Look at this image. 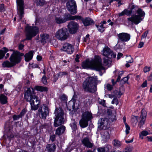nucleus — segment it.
Masks as SVG:
<instances>
[{"instance_id":"obj_1","label":"nucleus","mask_w":152,"mask_h":152,"mask_svg":"<svg viewBox=\"0 0 152 152\" xmlns=\"http://www.w3.org/2000/svg\"><path fill=\"white\" fill-rule=\"evenodd\" d=\"M82 66L83 68L85 69L91 68L97 71H100L104 69L102 65L101 58L98 56H95L94 59L91 60L88 59L83 61Z\"/></svg>"},{"instance_id":"obj_2","label":"nucleus","mask_w":152,"mask_h":152,"mask_svg":"<svg viewBox=\"0 0 152 152\" xmlns=\"http://www.w3.org/2000/svg\"><path fill=\"white\" fill-rule=\"evenodd\" d=\"M100 81L98 80L97 77L94 76L87 78L83 82L82 87L86 92L94 93L97 90V85Z\"/></svg>"},{"instance_id":"obj_3","label":"nucleus","mask_w":152,"mask_h":152,"mask_svg":"<svg viewBox=\"0 0 152 152\" xmlns=\"http://www.w3.org/2000/svg\"><path fill=\"white\" fill-rule=\"evenodd\" d=\"M23 54L18 51H14L10 58V61H6L3 63V66L4 67H11L19 63L21 60V57Z\"/></svg>"},{"instance_id":"obj_4","label":"nucleus","mask_w":152,"mask_h":152,"mask_svg":"<svg viewBox=\"0 0 152 152\" xmlns=\"http://www.w3.org/2000/svg\"><path fill=\"white\" fill-rule=\"evenodd\" d=\"M54 114L55 117L54 118V125L55 127H57L64 123V112L61 108L56 107Z\"/></svg>"},{"instance_id":"obj_5","label":"nucleus","mask_w":152,"mask_h":152,"mask_svg":"<svg viewBox=\"0 0 152 152\" xmlns=\"http://www.w3.org/2000/svg\"><path fill=\"white\" fill-rule=\"evenodd\" d=\"M26 38L25 40H30L32 38L35 36L39 32V29L38 27L35 26L27 25L25 28Z\"/></svg>"},{"instance_id":"obj_6","label":"nucleus","mask_w":152,"mask_h":152,"mask_svg":"<svg viewBox=\"0 0 152 152\" xmlns=\"http://www.w3.org/2000/svg\"><path fill=\"white\" fill-rule=\"evenodd\" d=\"M137 15H135L127 18L128 23L137 25L142 21L145 15V13L141 9L139 8L137 11Z\"/></svg>"},{"instance_id":"obj_7","label":"nucleus","mask_w":152,"mask_h":152,"mask_svg":"<svg viewBox=\"0 0 152 152\" xmlns=\"http://www.w3.org/2000/svg\"><path fill=\"white\" fill-rule=\"evenodd\" d=\"M92 118V115L88 112H85L82 115V118L80 120L79 123L82 128L87 127L88 125V122Z\"/></svg>"},{"instance_id":"obj_8","label":"nucleus","mask_w":152,"mask_h":152,"mask_svg":"<svg viewBox=\"0 0 152 152\" xmlns=\"http://www.w3.org/2000/svg\"><path fill=\"white\" fill-rule=\"evenodd\" d=\"M68 36L69 34L67 33V29L65 28L59 29L56 32L55 34L56 37L58 40L61 41H63L67 39Z\"/></svg>"},{"instance_id":"obj_9","label":"nucleus","mask_w":152,"mask_h":152,"mask_svg":"<svg viewBox=\"0 0 152 152\" xmlns=\"http://www.w3.org/2000/svg\"><path fill=\"white\" fill-rule=\"evenodd\" d=\"M118 43L125 42L129 41L130 39V35L126 33H121L117 35Z\"/></svg>"},{"instance_id":"obj_10","label":"nucleus","mask_w":152,"mask_h":152,"mask_svg":"<svg viewBox=\"0 0 152 152\" xmlns=\"http://www.w3.org/2000/svg\"><path fill=\"white\" fill-rule=\"evenodd\" d=\"M16 2L18 10V13L20 19L21 20L23 17L24 14V3L23 0H16Z\"/></svg>"},{"instance_id":"obj_11","label":"nucleus","mask_w":152,"mask_h":152,"mask_svg":"<svg viewBox=\"0 0 152 152\" xmlns=\"http://www.w3.org/2000/svg\"><path fill=\"white\" fill-rule=\"evenodd\" d=\"M68 10L72 14L74 15L77 12V7L75 1L74 0L69 1L66 3Z\"/></svg>"},{"instance_id":"obj_12","label":"nucleus","mask_w":152,"mask_h":152,"mask_svg":"<svg viewBox=\"0 0 152 152\" xmlns=\"http://www.w3.org/2000/svg\"><path fill=\"white\" fill-rule=\"evenodd\" d=\"M43 106L44 107V111H42V107H40L38 110V114L40 118L45 120L49 114L48 108L45 104H43Z\"/></svg>"},{"instance_id":"obj_13","label":"nucleus","mask_w":152,"mask_h":152,"mask_svg":"<svg viewBox=\"0 0 152 152\" xmlns=\"http://www.w3.org/2000/svg\"><path fill=\"white\" fill-rule=\"evenodd\" d=\"M29 102L32 110H35L38 109L40 101L38 96L34 95Z\"/></svg>"},{"instance_id":"obj_14","label":"nucleus","mask_w":152,"mask_h":152,"mask_svg":"<svg viewBox=\"0 0 152 152\" xmlns=\"http://www.w3.org/2000/svg\"><path fill=\"white\" fill-rule=\"evenodd\" d=\"M67 27L69 33L71 34H74L77 32L79 26L77 23L72 21L69 23Z\"/></svg>"},{"instance_id":"obj_15","label":"nucleus","mask_w":152,"mask_h":152,"mask_svg":"<svg viewBox=\"0 0 152 152\" xmlns=\"http://www.w3.org/2000/svg\"><path fill=\"white\" fill-rule=\"evenodd\" d=\"M61 50L66 52L67 54H72L74 50V46L68 43H65L63 45Z\"/></svg>"},{"instance_id":"obj_16","label":"nucleus","mask_w":152,"mask_h":152,"mask_svg":"<svg viewBox=\"0 0 152 152\" xmlns=\"http://www.w3.org/2000/svg\"><path fill=\"white\" fill-rule=\"evenodd\" d=\"M103 55L104 56L108 57L109 58H115L116 57V54L107 46H105L102 50Z\"/></svg>"},{"instance_id":"obj_17","label":"nucleus","mask_w":152,"mask_h":152,"mask_svg":"<svg viewBox=\"0 0 152 152\" xmlns=\"http://www.w3.org/2000/svg\"><path fill=\"white\" fill-rule=\"evenodd\" d=\"M82 142L84 146L88 148H91L94 145V143L91 142L90 141L88 137L84 138L82 140Z\"/></svg>"},{"instance_id":"obj_18","label":"nucleus","mask_w":152,"mask_h":152,"mask_svg":"<svg viewBox=\"0 0 152 152\" xmlns=\"http://www.w3.org/2000/svg\"><path fill=\"white\" fill-rule=\"evenodd\" d=\"M79 20H80L82 21L84 25L86 26L91 25L94 23V21L88 18H87L84 19L81 17V18Z\"/></svg>"},{"instance_id":"obj_19","label":"nucleus","mask_w":152,"mask_h":152,"mask_svg":"<svg viewBox=\"0 0 152 152\" xmlns=\"http://www.w3.org/2000/svg\"><path fill=\"white\" fill-rule=\"evenodd\" d=\"M64 18L66 22L70 20H74L75 19H80L81 18V17L77 16H72L69 14H65L64 17Z\"/></svg>"},{"instance_id":"obj_20","label":"nucleus","mask_w":152,"mask_h":152,"mask_svg":"<svg viewBox=\"0 0 152 152\" xmlns=\"http://www.w3.org/2000/svg\"><path fill=\"white\" fill-rule=\"evenodd\" d=\"M108 121L109 120L107 118H103L99 120L98 124L100 126H102V127H107L108 124Z\"/></svg>"},{"instance_id":"obj_21","label":"nucleus","mask_w":152,"mask_h":152,"mask_svg":"<svg viewBox=\"0 0 152 152\" xmlns=\"http://www.w3.org/2000/svg\"><path fill=\"white\" fill-rule=\"evenodd\" d=\"M106 21L104 20L102 21L98 25H96V26L99 31L103 32L104 30V24H106Z\"/></svg>"},{"instance_id":"obj_22","label":"nucleus","mask_w":152,"mask_h":152,"mask_svg":"<svg viewBox=\"0 0 152 152\" xmlns=\"http://www.w3.org/2000/svg\"><path fill=\"white\" fill-rule=\"evenodd\" d=\"M65 130V127L62 125L58 128L56 130V134L58 136L63 134Z\"/></svg>"},{"instance_id":"obj_23","label":"nucleus","mask_w":152,"mask_h":152,"mask_svg":"<svg viewBox=\"0 0 152 152\" xmlns=\"http://www.w3.org/2000/svg\"><path fill=\"white\" fill-rule=\"evenodd\" d=\"M33 56V53L32 51H29L26 53L24 56L25 59L26 61L28 62L31 60Z\"/></svg>"},{"instance_id":"obj_24","label":"nucleus","mask_w":152,"mask_h":152,"mask_svg":"<svg viewBox=\"0 0 152 152\" xmlns=\"http://www.w3.org/2000/svg\"><path fill=\"white\" fill-rule=\"evenodd\" d=\"M56 148V145L54 144H48L46 146V149L48 152H55Z\"/></svg>"},{"instance_id":"obj_25","label":"nucleus","mask_w":152,"mask_h":152,"mask_svg":"<svg viewBox=\"0 0 152 152\" xmlns=\"http://www.w3.org/2000/svg\"><path fill=\"white\" fill-rule=\"evenodd\" d=\"M34 89L41 92H47L48 90V88L46 87L38 86H35L34 87Z\"/></svg>"},{"instance_id":"obj_26","label":"nucleus","mask_w":152,"mask_h":152,"mask_svg":"<svg viewBox=\"0 0 152 152\" xmlns=\"http://www.w3.org/2000/svg\"><path fill=\"white\" fill-rule=\"evenodd\" d=\"M135 6L134 5H132L129 10L125 9V15L128 16H130L132 13L134 12L133 10L135 8Z\"/></svg>"},{"instance_id":"obj_27","label":"nucleus","mask_w":152,"mask_h":152,"mask_svg":"<svg viewBox=\"0 0 152 152\" xmlns=\"http://www.w3.org/2000/svg\"><path fill=\"white\" fill-rule=\"evenodd\" d=\"M41 42L42 43L46 42L48 39L49 35L47 34H40Z\"/></svg>"},{"instance_id":"obj_28","label":"nucleus","mask_w":152,"mask_h":152,"mask_svg":"<svg viewBox=\"0 0 152 152\" xmlns=\"http://www.w3.org/2000/svg\"><path fill=\"white\" fill-rule=\"evenodd\" d=\"M55 21L56 23L58 24H61L64 23L66 22L63 17L61 16H56L55 17Z\"/></svg>"},{"instance_id":"obj_29","label":"nucleus","mask_w":152,"mask_h":152,"mask_svg":"<svg viewBox=\"0 0 152 152\" xmlns=\"http://www.w3.org/2000/svg\"><path fill=\"white\" fill-rule=\"evenodd\" d=\"M7 98L5 95L1 94L0 95V102L2 104H4L7 102Z\"/></svg>"},{"instance_id":"obj_30","label":"nucleus","mask_w":152,"mask_h":152,"mask_svg":"<svg viewBox=\"0 0 152 152\" xmlns=\"http://www.w3.org/2000/svg\"><path fill=\"white\" fill-rule=\"evenodd\" d=\"M110 58L108 57L104 58H103V63L104 65L109 66L110 65L111 62V60Z\"/></svg>"},{"instance_id":"obj_31","label":"nucleus","mask_w":152,"mask_h":152,"mask_svg":"<svg viewBox=\"0 0 152 152\" xmlns=\"http://www.w3.org/2000/svg\"><path fill=\"white\" fill-rule=\"evenodd\" d=\"M3 49L4 51L0 50V59L3 58L5 54L8 51V50L5 47H4Z\"/></svg>"},{"instance_id":"obj_32","label":"nucleus","mask_w":152,"mask_h":152,"mask_svg":"<svg viewBox=\"0 0 152 152\" xmlns=\"http://www.w3.org/2000/svg\"><path fill=\"white\" fill-rule=\"evenodd\" d=\"M70 126L72 129L74 131L76 130L77 128L76 123L74 120H72L70 123Z\"/></svg>"},{"instance_id":"obj_33","label":"nucleus","mask_w":152,"mask_h":152,"mask_svg":"<svg viewBox=\"0 0 152 152\" xmlns=\"http://www.w3.org/2000/svg\"><path fill=\"white\" fill-rule=\"evenodd\" d=\"M113 143L114 145L117 148L119 147L121 145V142L118 140H114Z\"/></svg>"},{"instance_id":"obj_34","label":"nucleus","mask_w":152,"mask_h":152,"mask_svg":"<svg viewBox=\"0 0 152 152\" xmlns=\"http://www.w3.org/2000/svg\"><path fill=\"white\" fill-rule=\"evenodd\" d=\"M139 119L140 121L139 122L138 126L140 128H141L144 124L146 119H144L143 118H140Z\"/></svg>"},{"instance_id":"obj_35","label":"nucleus","mask_w":152,"mask_h":152,"mask_svg":"<svg viewBox=\"0 0 152 152\" xmlns=\"http://www.w3.org/2000/svg\"><path fill=\"white\" fill-rule=\"evenodd\" d=\"M147 116V112L146 110L143 109L142 110L140 118H143L144 119H146Z\"/></svg>"},{"instance_id":"obj_36","label":"nucleus","mask_w":152,"mask_h":152,"mask_svg":"<svg viewBox=\"0 0 152 152\" xmlns=\"http://www.w3.org/2000/svg\"><path fill=\"white\" fill-rule=\"evenodd\" d=\"M34 95H29L27 93H25L24 94V98L27 101L29 102L30 101H31L32 98V97Z\"/></svg>"},{"instance_id":"obj_37","label":"nucleus","mask_w":152,"mask_h":152,"mask_svg":"<svg viewBox=\"0 0 152 152\" xmlns=\"http://www.w3.org/2000/svg\"><path fill=\"white\" fill-rule=\"evenodd\" d=\"M36 3L37 6H41L44 4L45 1L44 0H36Z\"/></svg>"},{"instance_id":"obj_38","label":"nucleus","mask_w":152,"mask_h":152,"mask_svg":"<svg viewBox=\"0 0 152 152\" xmlns=\"http://www.w3.org/2000/svg\"><path fill=\"white\" fill-rule=\"evenodd\" d=\"M34 89L32 88H30L28 89L27 91L25 92V93H27L28 94L33 95L32 94H34Z\"/></svg>"},{"instance_id":"obj_39","label":"nucleus","mask_w":152,"mask_h":152,"mask_svg":"<svg viewBox=\"0 0 152 152\" xmlns=\"http://www.w3.org/2000/svg\"><path fill=\"white\" fill-rule=\"evenodd\" d=\"M138 117L134 116L132 118L131 121L132 123L135 125L137 122Z\"/></svg>"},{"instance_id":"obj_40","label":"nucleus","mask_w":152,"mask_h":152,"mask_svg":"<svg viewBox=\"0 0 152 152\" xmlns=\"http://www.w3.org/2000/svg\"><path fill=\"white\" fill-rule=\"evenodd\" d=\"M148 134V132L147 131H142L140 135V137L142 139H143V137L144 136H146Z\"/></svg>"},{"instance_id":"obj_41","label":"nucleus","mask_w":152,"mask_h":152,"mask_svg":"<svg viewBox=\"0 0 152 152\" xmlns=\"http://www.w3.org/2000/svg\"><path fill=\"white\" fill-rule=\"evenodd\" d=\"M57 74V75L59 76V77H62L63 76L66 75L67 73L66 72H60Z\"/></svg>"},{"instance_id":"obj_42","label":"nucleus","mask_w":152,"mask_h":152,"mask_svg":"<svg viewBox=\"0 0 152 152\" xmlns=\"http://www.w3.org/2000/svg\"><path fill=\"white\" fill-rule=\"evenodd\" d=\"M125 127H126V130L125 132L126 134H129V131L130 129V126L127 124H125Z\"/></svg>"},{"instance_id":"obj_43","label":"nucleus","mask_w":152,"mask_h":152,"mask_svg":"<svg viewBox=\"0 0 152 152\" xmlns=\"http://www.w3.org/2000/svg\"><path fill=\"white\" fill-rule=\"evenodd\" d=\"M116 116L115 115H111L109 118V120L112 121L113 122L116 121Z\"/></svg>"},{"instance_id":"obj_44","label":"nucleus","mask_w":152,"mask_h":152,"mask_svg":"<svg viewBox=\"0 0 152 152\" xmlns=\"http://www.w3.org/2000/svg\"><path fill=\"white\" fill-rule=\"evenodd\" d=\"M126 62L128 63H131L133 62V59L130 56H128L127 58Z\"/></svg>"},{"instance_id":"obj_45","label":"nucleus","mask_w":152,"mask_h":152,"mask_svg":"<svg viewBox=\"0 0 152 152\" xmlns=\"http://www.w3.org/2000/svg\"><path fill=\"white\" fill-rule=\"evenodd\" d=\"M42 83L45 85H47L48 83L46 77L45 75L43 76L42 78Z\"/></svg>"},{"instance_id":"obj_46","label":"nucleus","mask_w":152,"mask_h":152,"mask_svg":"<svg viewBox=\"0 0 152 152\" xmlns=\"http://www.w3.org/2000/svg\"><path fill=\"white\" fill-rule=\"evenodd\" d=\"M113 86L111 85L110 84H107L106 86L107 89L108 91H111L113 89Z\"/></svg>"},{"instance_id":"obj_47","label":"nucleus","mask_w":152,"mask_h":152,"mask_svg":"<svg viewBox=\"0 0 152 152\" xmlns=\"http://www.w3.org/2000/svg\"><path fill=\"white\" fill-rule=\"evenodd\" d=\"M150 69L151 67H150L146 66L144 68L143 71L144 72L146 73L150 71Z\"/></svg>"},{"instance_id":"obj_48","label":"nucleus","mask_w":152,"mask_h":152,"mask_svg":"<svg viewBox=\"0 0 152 152\" xmlns=\"http://www.w3.org/2000/svg\"><path fill=\"white\" fill-rule=\"evenodd\" d=\"M26 111V109H23L20 112V114L19 115L21 117L24 115Z\"/></svg>"},{"instance_id":"obj_49","label":"nucleus","mask_w":152,"mask_h":152,"mask_svg":"<svg viewBox=\"0 0 152 152\" xmlns=\"http://www.w3.org/2000/svg\"><path fill=\"white\" fill-rule=\"evenodd\" d=\"M112 104H115L116 105L118 104V101L117 99L116 98H114L112 102Z\"/></svg>"},{"instance_id":"obj_50","label":"nucleus","mask_w":152,"mask_h":152,"mask_svg":"<svg viewBox=\"0 0 152 152\" xmlns=\"http://www.w3.org/2000/svg\"><path fill=\"white\" fill-rule=\"evenodd\" d=\"M97 149L98 152H106L105 151L104 148H99Z\"/></svg>"},{"instance_id":"obj_51","label":"nucleus","mask_w":152,"mask_h":152,"mask_svg":"<svg viewBox=\"0 0 152 152\" xmlns=\"http://www.w3.org/2000/svg\"><path fill=\"white\" fill-rule=\"evenodd\" d=\"M60 99L61 100L65 101L66 99V96L65 94H63L60 96Z\"/></svg>"},{"instance_id":"obj_52","label":"nucleus","mask_w":152,"mask_h":152,"mask_svg":"<svg viewBox=\"0 0 152 152\" xmlns=\"http://www.w3.org/2000/svg\"><path fill=\"white\" fill-rule=\"evenodd\" d=\"M56 138V135L55 134H53L50 136V140L53 142L55 140Z\"/></svg>"},{"instance_id":"obj_53","label":"nucleus","mask_w":152,"mask_h":152,"mask_svg":"<svg viewBox=\"0 0 152 152\" xmlns=\"http://www.w3.org/2000/svg\"><path fill=\"white\" fill-rule=\"evenodd\" d=\"M59 78V76L57 75V74H56V75H54V76L53 81L54 82H56L57 80Z\"/></svg>"},{"instance_id":"obj_54","label":"nucleus","mask_w":152,"mask_h":152,"mask_svg":"<svg viewBox=\"0 0 152 152\" xmlns=\"http://www.w3.org/2000/svg\"><path fill=\"white\" fill-rule=\"evenodd\" d=\"M21 117L19 115H15L13 116L12 118L14 120H16L18 119Z\"/></svg>"},{"instance_id":"obj_55","label":"nucleus","mask_w":152,"mask_h":152,"mask_svg":"<svg viewBox=\"0 0 152 152\" xmlns=\"http://www.w3.org/2000/svg\"><path fill=\"white\" fill-rule=\"evenodd\" d=\"M148 34V31H146L145 32H144L142 35V38H146Z\"/></svg>"},{"instance_id":"obj_56","label":"nucleus","mask_w":152,"mask_h":152,"mask_svg":"<svg viewBox=\"0 0 152 152\" xmlns=\"http://www.w3.org/2000/svg\"><path fill=\"white\" fill-rule=\"evenodd\" d=\"M99 103L100 104H101L103 105V106H105V101L104 100H102L99 102Z\"/></svg>"},{"instance_id":"obj_57","label":"nucleus","mask_w":152,"mask_h":152,"mask_svg":"<svg viewBox=\"0 0 152 152\" xmlns=\"http://www.w3.org/2000/svg\"><path fill=\"white\" fill-rule=\"evenodd\" d=\"M129 78V76H127L126 77H125L123 78V79H122V80L125 83H126L128 81Z\"/></svg>"},{"instance_id":"obj_58","label":"nucleus","mask_w":152,"mask_h":152,"mask_svg":"<svg viewBox=\"0 0 152 152\" xmlns=\"http://www.w3.org/2000/svg\"><path fill=\"white\" fill-rule=\"evenodd\" d=\"M147 86V81H144L141 85V87L142 88H145Z\"/></svg>"},{"instance_id":"obj_59","label":"nucleus","mask_w":152,"mask_h":152,"mask_svg":"<svg viewBox=\"0 0 152 152\" xmlns=\"http://www.w3.org/2000/svg\"><path fill=\"white\" fill-rule=\"evenodd\" d=\"M144 44V43L143 42H140L138 46V48H142Z\"/></svg>"},{"instance_id":"obj_60","label":"nucleus","mask_w":152,"mask_h":152,"mask_svg":"<svg viewBox=\"0 0 152 152\" xmlns=\"http://www.w3.org/2000/svg\"><path fill=\"white\" fill-rule=\"evenodd\" d=\"M125 15V12L124 11V10L121 12L119 13L118 15L119 16H121L124 15Z\"/></svg>"},{"instance_id":"obj_61","label":"nucleus","mask_w":152,"mask_h":152,"mask_svg":"<svg viewBox=\"0 0 152 152\" xmlns=\"http://www.w3.org/2000/svg\"><path fill=\"white\" fill-rule=\"evenodd\" d=\"M4 4H0V11H3L4 9Z\"/></svg>"},{"instance_id":"obj_62","label":"nucleus","mask_w":152,"mask_h":152,"mask_svg":"<svg viewBox=\"0 0 152 152\" xmlns=\"http://www.w3.org/2000/svg\"><path fill=\"white\" fill-rule=\"evenodd\" d=\"M123 56V54L121 53H118L117 56V58L118 60L120 58L122 57Z\"/></svg>"},{"instance_id":"obj_63","label":"nucleus","mask_w":152,"mask_h":152,"mask_svg":"<svg viewBox=\"0 0 152 152\" xmlns=\"http://www.w3.org/2000/svg\"><path fill=\"white\" fill-rule=\"evenodd\" d=\"M24 47V45L22 44H20L19 45L18 48L19 50H22Z\"/></svg>"},{"instance_id":"obj_64","label":"nucleus","mask_w":152,"mask_h":152,"mask_svg":"<svg viewBox=\"0 0 152 152\" xmlns=\"http://www.w3.org/2000/svg\"><path fill=\"white\" fill-rule=\"evenodd\" d=\"M125 152H131V150L130 148H127L126 149Z\"/></svg>"}]
</instances>
